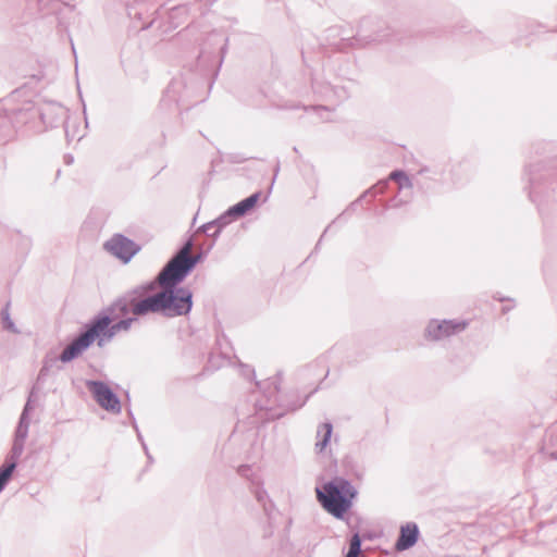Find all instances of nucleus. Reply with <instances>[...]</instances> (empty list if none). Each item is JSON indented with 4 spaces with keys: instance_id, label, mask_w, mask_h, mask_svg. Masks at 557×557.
I'll return each instance as SVG.
<instances>
[{
    "instance_id": "b1692460",
    "label": "nucleus",
    "mask_w": 557,
    "mask_h": 557,
    "mask_svg": "<svg viewBox=\"0 0 557 557\" xmlns=\"http://www.w3.org/2000/svg\"><path fill=\"white\" fill-rule=\"evenodd\" d=\"M1 322L4 330H8L14 334H18L20 331L15 326L10 315V304L8 302L0 311Z\"/></svg>"
},
{
    "instance_id": "f3484780",
    "label": "nucleus",
    "mask_w": 557,
    "mask_h": 557,
    "mask_svg": "<svg viewBox=\"0 0 557 557\" xmlns=\"http://www.w3.org/2000/svg\"><path fill=\"white\" fill-rule=\"evenodd\" d=\"M419 527L414 522H408L400 527L398 539L395 543V548L398 552L407 550L416 545L419 540Z\"/></svg>"
},
{
    "instance_id": "aec40b11",
    "label": "nucleus",
    "mask_w": 557,
    "mask_h": 557,
    "mask_svg": "<svg viewBox=\"0 0 557 557\" xmlns=\"http://www.w3.org/2000/svg\"><path fill=\"white\" fill-rule=\"evenodd\" d=\"M333 433V424L327 421L319 425L317 431L318 441L315 443V450L322 453L330 444Z\"/></svg>"
},
{
    "instance_id": "a18cd8bd",
    "label": "nucleus",
    "mask_w": 557,
    "mask_h": 557,
    "mask_svg": "<svg viewBox=\"0 0 557 557\" xmlns=\"http://www.w3.org/2000/svg\"><path fill=\"white\" fill-rule=\"evenodd\" d=\"M278 171H280V162L277 161V163H276V165H275V168H274V177H273L272 183H274V181H275V178H276V176H277V174H278ZM272 185H273V184H271L270 189L272 188Z\"/></svg>"
},
{
    "instance_id": "20e7f679",
    "label": "nucleus",
    "mask_w": 557,
    "mask_h": 557,
    "mask_svg": "<svg viewBox=\"0 0 557 557\" xmlns=\"http://www.w3.org/2000/svg\"><path fill=\"white\" fill-rule=\"evenodd\" d=\"M392 34L393 29L385 20L368 15L359 20L355 37L345 39V45L363 49L372 44H381L388 40Z\"/></svg>"
},
{
    "instance_id": "72a5a7b5",
    "label": "nucleus",
    "mask_w": 557,
    "mask_h": 557,
    "mask_svg": "<svg viewBox=\"0 0 557 557\" xmlns=\"http://www.w3.org/2000/svg\"><path fill=\"white\" fill-rule=\"evenodd\" d=\"M194 246V239L193 237H188L184 243L183 245L178 248V250L175 252L176 255L178 256H182V257H185V258H188L189 255H190V250Z\"/></svg>"
},
{
    "instance_id": "f03ea898",
    "label": "nucleus",
    "mask_w": 557,
    "mask_h": 557,
    "mask_svg": "<svg viewBox=\"0 0 557 557\" xmlns=\"http://www.w3.org/2000/svg\"><path fill=\"white\" fill-rule=\"evenodd\" d=\"M317 499L322 508L338 520H344L351 509L357 490L349 480L335 476L322 487H315Z\"/></svg>"
},
{
    "instance_id": "bb28decb",
    "label": "nucleus",
    "mask_w": 557,
    "mask_h": 557,
    "mask_svg": "<svg viewBox=\"0 0 557 557\" xmlns=\"http://www.w3.org/2000/svg\"><path fill=\"white\" fill-rule=\"evenodd\" d=\"M362 539L358 532H356L349 543V549L345 557H359L361 553Z\"/></svg>"
},
{
    "instance_id": "dca6fc26",
    "label": "nucleus",
    "mask_w": 557,
    "mask_h": 557,
    "mask_svg": "<svg viewBox=\"0 0 557 557\" xmlns=\"http://www.w3.org/2000/svg\"><path fill=\"white\" fill-rule=\"evenodd\" d=\"M227 44L228 38L225 37L222 33L218 30L211 32L206 41L203 42V46L201 47L200 53L198 59H209V57L212 54L211 48L219 47L220 52V59H219V66H221L223 59L227 51Z\"/></svg>"
},
{
    "instance_id": "7ed1b4c3",
    "label": "nucleus",
    "mask_w": 557,
    "mask_h": 557,
    "mask_svg": "<svg viewBox=\"0 0 557 557\" xmlns=\"http://www.w3.org/2000/svg\"><path fill=\"white\" fill-rule=\"evenodd\" d=\"M129 313H132L129 307L116 298L86 323L88 330L94 333V339L98 341V346L101 347L104 341H111L116 333L121 332L116 320Z\"/></svg>"
},
{
    "instance_id": "2eb2a0df",
    "label": "nucleus",
    "mask_w": 557,
    "mask_h": 557,
    "mask_svg": "<svg viewBox=\"0 0 557 557\" xmlns=\"http://www.w3.org/2000/svg\"><path fill=\"white\" fill-rule=\"evenodd\" d=\"M313 92L322 100L342 102L349 97L347 89L343 86H334L326 82L312 81Z\"/></svg>"
},
{
    "instance_id": "412c9836",
    "label": "nucleus",
    "mask_w": 557,
    "mask_h": 557,
    "mask_svg": "<svg viewBox=\"0 0 557 557\" xmlns=\"http://www.w3.org/2000/svg\"><path fill=\"white\" fill-rule=\"evenodd\" d=\"M15 471L14 462H4L0 467V492H2L10 482L13 472Z\"/></svg>"
},
{
    "instance_id": "864d4df0",
    "label": "nucleus",
    "mask_w": 557,
    "mask_h": 557,
    "mask_svg": "<svg viewBox=\"0 0 557 557\" xmlns=\"http://www.w3.org/2000/svg\"><path fill=\"white\" fill-rule=\"evenodd\" d=\"M321 89H322L323 92H327V88L321 87Z\"/></svg>"
},
{
    "instance_id": "6ab92c4d",
    "label": "nucleus",
    "mask_w": 557,
    "mask_h": 557,
    "mask_svg": "<svg viewBox=\"0 0 557 557\" xmlns=\"http://www.w3.org/2000/svg\"><path fill=\"white\" fill-rule=\"evenodd\" d=\"M235 220H237V218H235L234 213L230 214V208L225 212H223L220 216H218L216 219L212 220V224H213L214 231H213L212 234H210V237L212 238V242L208 246V249H212L213 248V246L215 244V240L219 238V236H220L221 232L223 231V228H225L228 224H231Z\"/></svg>"
},
{
    "instance_id": "c03bdc74",
    "label": "nucleus",
    "mask_w": 557,
    "mask_h": 557,
    "mask_svg": "<svg viewBox=\"0 0 557 557\" xmlns=\"http://www.w3.org/2000/svg\"><path fill=\"white\" fill-rule=\"evenodd\" d=\"M127 414H128V417H129V418H131V420H132V425H133V428H134L135 430H137V422H136V420H135V417H134L133 411H132V409H131V408H128V409H127Z\"/></svg>"
},
{
    "instance_id": "4468645a",
    "label": "nucleus",
    "mask_w": 557,
    "mask_h": 557,
    "mask_svg": "<svg viewBox=\"0 0 557 557\" xmlns=\"http://www.w3.org/2000/svg\"><path fill=\"white\" fill-rule=\"evenodd\" d=\"M356 27L350 24L335 25L326 29V39L334 50L343 53H348L351 50H358L359 48L346 46V40L355 37Z\"/></svg>"
},
{
    "instance_id": "9b49d317",
    "label": "nucleus",
    "mask_w": 557,
    "mask_h": 557,
    "mask_svg": "<svg viewBox=\"0 0 557 557\" xmlns=\"http://www.w3.org/2000/svg\"><path fill=\"white\" fill-rule=\"evenodd\" d=\"M158 280L150 281L140 285L135 286L134 288L125 292L120 297H117L121 301L125 302L127 307H129L133 314L136 315H148L151 312H144V310H139L138 306L143 300H145L148 296L152 295L157 288Z\"/></svg>"
},
{
    "instance_id": "58836bf2",
    "label": "nucleus",
    "mask_w": 557,
    "mask_h": 557,
    "mask_svg": "<svg viewBox=\"0 0 557 557\" xmlns=\"http://www.w3.org/2000/svg\"><path fill=\"white\" fill-rule=\"evenodd\" d=\"M261 506H262L263 511H264V513L267 515V517H268L269 519H271V517H272V512H273V511H274V509H275V505H274V503L271 500V498H270L267 503H264L263 505H261Z\"/></svg>"
},
{
    "instance_id": "39448f33",
    "label": "nucleus",
    "mask_w": 557,
    "mask_h": 557,
    "mask_svg": "<svg viewBox=\"0 0 557 557\" xmlns=\"http://www.w3.org/2000/svg\"><path fill=\"white\" fill-rule=\"evenodd\" d=\"M24 115L38 117L39 126L41 131H45L63 124L66 117V109L57 102H46L41 106H36L33 102H25L15 112L13 119L17 123H27L28 120H25Z\"/></svg>"
},
{
    "instance_id": "9d476101",
    "label": "nucleus",
    "mask_w": 557,
    "mask_h": 557,
    "mask_svg": "<svg viewBox=\"0 0 557 557\" xmlns=\"http://www.w3.org/2000/svg\"><path fill=\"white\" fill-rule=\"evenodd\" d=\"M103 248L123 264H127L140 251L141 246L127 236L116 233L103 244Z\"/></svg>"
},
{
    "instance_id": "4be33fe9",
    "label": "nucleus",
    "mask_w": 557,
    "mask_h": 557,
    "mask_svg": "<svg viewBox=\"0 0 557 557\" xmlns=\"http://www.w3.org/2000/svg\"><path fill=\"white\" fill-rule=\"evenodd\" d=\"M15 471L14 462H4L0 467V492H2L10 482L13 472Z\"/></svg>"
},
{
    "instance_id": "5701e85b",
    "label": "nucleus",
    "mask_w": 557,
    "mask_h": 557,
    "mask_svg": "<svg viewBox=\"0 0 557 557\" xmlns=\"http://www.w3.org/2000/svg\"><path fill=\"white\" fill-rule=\"evenodd\" d=\"M389 180L394 181L398 185V189L411 188L412 182L403 170H395L389 174Z\"/></svg>"
},
{
    "instance_id": "3c124183",
    "label": "nucleus",
    "mask_w": 557,
    "mask_h": 557,
    "mask_svg": "<svg viewBox=\"0 0 557 557\" xmlns=\"http://www.w3.org/2000/svg\"><path fill=\"white\" fill-rule=\"evenodd\" d=\"M433 173H434L435 175H442V174H443V170H438V171H437V170H435V171H433Z\"/></svg>"
},
{
    "instance_id": "ea45409f",
    "label": "nucleus",
    "mask_w": 557,
    "mask_h": 557,
    "mask_svg": "<svg viewBox=\"0 0 557 557\" xmlns=\"http://www.w3.org/2000/svg\"><path fill=\"white\" fill-rule=\"evenodd\" d=\"M210 230H213L214 231V227H213V224H212V221L210 222H207L205 224H202L201 226L198 227L197 230V233H203L206 234L208 237H210Z\"/></svg>"
},
{
    "instance_id": "a19ab883",
    "label": "nucleus",
    "mask_w": 557,
    "mask_h": 557,
    "mask_svg": "<svg viewBox=\"0 0 557 557\" xmlns=\"http://www.w3.org/2000/svg\"><path fill=\"white\" fill-rule=\"evenodd\" d=\"M64 128H65V137L67 139L69 143H71L72 140L76 139V131H71L70 129V123L66 122L64 124Z\"/></svg>"
},
{
    "instance_id": "79ce46f5",
    "label": "nucleus",
    "mask_w": 557,
    "mask_h": 557,
    "mask_svg": "<svg viewBox=\"0 0 557 557\" xmlns=\"http://www.w3.org/2000/svg\"><path fill=\"white\" fill-rule=\"evenodd\" d=\"M49 369H48V366H44L41 367V369L39 370V373H38V380L39 381H44L48 374H49Z\"/></svg>"
},
{
    "instance_id": "8fccbe9b",
    "label": "nucleus",
    "mask_w": 557,
    "mask_h": 557,
    "mask_svg": "<svg viewBox=\"0 0 557 557\" xmlns=\"http://www.w3.org/2000/svg\"><path fill=\"white\" fill-rule=\"evenodd\" d=\"M65 162H66L67 164H71V163L73 162V157H72V156H66V157H65Z\"/></svg>"
},
{
    "instance_id": "f8f14e48",
    "label": "nucleus",
    "mask_w": 557,
    "mask_h": 557,
    "mask_svg": "<svg viewBox=\"0 0 557 557\" xmlns=\"http://www.w3.org/2000/svg\"><path fill=\"white\" fill-rule=\"evenodd\" d=\"M95 343L94 333L88 330L85 324L79 333L71 341V343L59 355L60 362L69 363L78 358Z\"/></svg>"
},
{
    "instance_id": "423d86ee",
    "label": "nucleus",
    "mask_w": 557,
    "mask_h": 557,
    "mask_svg": "<svg viewBox=\"0 0 557 557\" xmlns=\"http://www.w3.org/2000/svg\"><path fill=\"white\" fill-rule=\"evenodd\" d=\"M282 381V373H277L275 379L271 381H267L263 384L257 382V386L259 388H263L264 395L268 398L265 405H260V408L271 411V418L280 419L288 412L296 411L304 407L309 399L310 395H307L305 398L300 399L298 394H292L293 400H280L277 405V409L274 408V404L278 401V384Z\"/></svg>"
},
{
    "instance_id": "0eeeda50",
    "label": "nucleus",
    "mask_w": 557,
    "mask_h": 557,
    "mask_svg": "<svg viewBox=\"0 0 557 557\" xmlns=\"http://www.w3.org/2000/svg\"><path fill=\"white\" fill-rule=\"evenodd\" d=\"M194 271L188 258L174 253L158 273L159 285H181Z\"/></svg>"
},
{
    "instance_id": "c756f323",
    "label": "nucleus",
    "mask_w": 557,
    "mask_h": 557,
    "mask_svg": "<svg viewBox=\"0 0 557 557\" xmlns=\"http://www.w3.org/2000/svg\"><path fill=\"white\" fill-rule=\"evenodd\" d=\"M387 186H388V181H380L375 186H373L372 188H370L369 190L363 193L358 200H356L355 202H351L350 206H349V209H355V206L357 205V202L359 200H361L363 197H366L367 195H369V194H382V193H384L385 189L387 188Z\"/></svg>"
},
{
    "instance_id": "473e14b6",
    "label": "nucleus",
    "mask_w": 557,
    "mask_h": 557,
    "mask_svg": "<svg viewBox=\"0 0 557 557\" xmlns=\"http://www.w3.org/2000/svg\"><path fill=\"white\" fill-rule=\"evenodd\" d=\"M255 490H253V495L257 499V502L260 504V505H263L264 503H267L270 497H269V494L268 492L258 484H255Z\"/></svg>"
},
{
    "instance_id": "f704fd0d",
    "label": "nucleus",
    "mask_w": 557,
    "mask_h": 557,
    "mask_svg": "<svg viewBox=\"0 0 557 557\" xmlns=\"http://www.w3.org/2000/svg\"><path fill=\"white\" fill-rule=\"evenodd\" d=\"M28 428L29 426L27 425H17L15 429L14 442L25 444V440L28 435Z\"/></svg>"
},
{
    "instance_id": "ddd939ff",
    "label": "nucleus",
    "mask_w": 557,
    "mask_h": 557,
    "mask_svg": "<svg viewBox=\"0 0 557 557\" xmlns=\"http://www.w3.org/2000/svg\"><path fill=\"white\" fill-rule=\"evenodd\" d=\"M188 97L189 89L187 88L185 81L183 78H173L169 84L161 102L163 106L174 103L180 111L183 109L188 110L191 107V104L186 101Z\"/></svg>"
},
{
    "instance_id": "a878e982",
    "label": "nucleus",
    "mask_w": 557,
    "mask_h": 557,
    "mask_svg": "<svg viewBox=\"0 0 557 557\" xmlns=\"http://www.w3.org/2000/svg\"><path fill=\"white\" fill-rule=\"evenodd\" d=\"M306 112L312 111L319 115L322 122L331 121V112L332 110L327 106H304L302 107Z\"/></svg>"
},
{
    "instance_id": "4c0bfd02",
    "label": "nucleus",
    "mask_w": 557,
    "mask_h": 557,
    "mask_svg": "<svg viewBox=\"0 0 557 557\" xmlns=\"http://www.w3.org/2000/svg\"><path fill=\"white\" fill-rule=\"evenodd\" d=\"M59 361H60L59 356H52L51 354H46V356L44 357V360H42V364L48 366V369L50 370Z\"/></svg>"
},
{
    "instance_id": "a211bd4d",
    "label": "nucleus",
    "mask_w": 557,
    "mask_h": 557,
    "mask_svg": "<svg viewBox=\"0 0 557 557\" xmlns=\"http://www.w3.org/2000/svg\"><path fill=\"white\" fill-rule=\"evenodd\" d=\"M261 191H256L248 196L247 198L238 201L234 206L230 207V214L234 213L235 218L239 219L247 214L250 210H252L258 201L260 200Z\"/></svg>"
},
{
    "instance_id": "e433bc0d",
    "label": "nucleus",
    "mask_w": 557,
    "mask_h": 557,
    "mask_svg": "<svg viewBox=\"0 0 557 557\" xmlns=\"http://www.w3.org/2000/svg\"><path fill=\"white\" fill-rule=\"evenodd\" d=\"M30 409V398H28L22 413L18 420L17 425H27L29 426V420H28V411Z\"/></svg>"
},
{
    "instance_id": "7c9ffc66",
    "label": "nucleus",
    "mask_w": 557,
    "mask_h": 557,
    "mask_svg": "<svg viewBox=\"0 0 557 557\" xmlns=\"http://www.w3.org/2000/svg\"><path fill=\"white\" fill-rule=\"evenodd\" d=\"M237 472L240 476L250 480L253 485L259 483V479L252 473L251 466L242 465L238 467Z\"/></svg>"
},
{
    "instance_id": "09e8293b",
    "label": "nucleus",
    "mask_w": 557,
    "mask_h": 557,
    "mask_svg": "<svg viewBox=\"0 0 557 557\" xmlns=\"http://www.w3.org/2000/svg\"><path fill=\"white\" fill-rule=\"evenodd\" d=\"M135 431H136V433H137L138 441H139V442L141 443V445L144 446V444H146V443L144 442V438H143V435H141V433H140L139 429L137 428V430H135Z\"/></svg>"
},
{
    "instance_id": "37998d69",
    "label": "nucleus",
    "mask_w": 557,
    "mask_h": 557,
    "mask_svg": "<svg viewBox=\"0 0 557 557\" xmlns=\"http://www.w3.org/2000/svg\"><path fill=\"white\" fill-rule=\"evenodd\" d=\"M242 373L246 377H250L255 375V370L249 368L248 366L242 364Z\"/></svg>"
},
{
    "instance_id": "cd10ccee",
    "label": "nucleus",
    "mask_w": 557,
    "mask_h": 557,
    "mask_svg": "<svg viewBox=\"0 0 557 557\" xmlns=\"http://www.w3.org/2000/svg\"><path fill=\"white\" fill-rule=\"evenodd\" d=\"M546 448L549 449V447L556 448L555 450L548 451V455L552 459H557V428L548 430L546 434V442H545Z\"/></svg>"
},
{
    "instance_id": "c85d7f7f",
    "label": "nucleus",
    "mask_w": 557,
    "mask_h": 557,
    "mask_svg": "<svg viewBox=\"0 0 557 557\" xmlns=\"http://www.w3.org/2000/svg\"><path fill=\"white\" fill-rule=\"evenodd\" d=\"M23 450H24V444L13 441L12 448L10 450V454L7 456L5 462H14L15 463V468H16L17 467V460L22 456Z\"/></svg>"
},
{
    "instance_id": "5fc2aeb1",
    "label": "nucleus",
    "mask_w": 557,
    "mask_h": 557,
    "mask_svg": "<svg viewBox=\"0 0 557 557\" xmlns=\"http://www.w3.org/2000/svg\"><path fill=\"white\" fill-rule=\"evenodd\" d=\"M299 106H292L290 109H297Z\"/></svg>"
},
{
    "instance_id": "49530a36",
    "label": "nucleus",
    "mask_w": 557,
    "mask_h": 557,
    "mask_svg": "<svg viewBox=\"0 0 557 557\" xmlns=\"http://www.w3.org/2000/svg\"><path fill=\"white\" fill-rule=\"evenodd\" d=\"M144 450H145V454H146V456H147V458H148V461H149V462H152V461H153V458H152V456L149 454V451H148V447H147V445H146V444H144Z\"/></svg>"
},
{
    "instance_id": "de8ad7c7",
    "label": "nucleus",
    "mask_w": 557,
    "mask_h": 557,
    "mask_svg": "<svg viewBox=\"0 0 557 557\" xmlns=\"http://www.w3.org/2000/svg\"><path fill=\"white\" fill-rule=\"evenodd\" d=\"M431 172V169L429 166H422L419 171H418V174L419 175H422V174H425V173H429Z\"/></svg>"
},
{
    "instance_id": "6e6552de",
    "label": "nucleus",
    "mask_w": 557,
    "mask_h": 557,
    "mask_svg": "<svg viewBox=\"0 0 557 557\" xmlns=\"http://www.w3.org/2000/svg\"><path fill=\"white\" fill-rule=\"evenodd\" d=\"M468 326L465 320L431 319L424 329V338L438 342L463 332Z\"/></svg>"
},
{
    "instance_id": "c9c22d12",
    "label": "nucleus",
    "mask_w": 557,
    "mask_h": 557,
    "mask_svg": "<svg viewBox=\"0 0 557 557\" xmlns=\"http://www.w3.org/2000/svg\"><path fill=\"white\" fill-rule=\"evenodd\" d=\"M210 249H207V251L201 250V251L197 252L196 255H189L188 260L191 263L193 269H195L198 263H200L205 260V258L207 257V252Z\"/></svg>"
},
{
    "instance_id": "1a4fd4ad",
    "label": "nucleus",
    "mask_w": 557,
    "mask_h": 557,
    "mask_svg": "<svg viewBox=\"0 0 557 557\" xmlns=\"http://www.w3.org/2000/svg\"><path fill=\"white\" fill-rule=\"evenodd\" d=\"M85 384L95 401L102 409L112 413L121 412V400L107 383L98 380H87Z\"/></svg>"
},
{
    "instance_id": "603ef678",
    "label": "nucleus",
    "mask_w": 557,
    "mask_h": 557,
    "mask_svg": "<svg viewBox=\"0 0 557 557\" xmlns=\"http://www.w3.org/2000/svg\"><path fill=\"white\" fill-rule=\"evenodd\" d=\"M321 237H323V235ZM321 240H322V238H320L319 242L317 243L315 248H314L315 250L319 248Z\"/></svg>"
},
{
    "instance_id": "393cba45",
    "label": "nucleus",
    "mask_w": 557,
    "mask_h": 557,
    "mask_svg": "<svg viewBox=\"0 0 557 557\" xmlns=\"http://www.w3.org/2000/svg\"><path fill=\"white\" fill-rule=\"evenodd\" d=\"M18 110L15 109V110H12L11 111V114H10V120L11 122L13 123L14 126L18 127V126H27L29 129L34 131V132H41V128L39 126V119L38 117H32L30 115H24V119L25 120H28L27 123H17L13 117H14V114L15 112Z\"/></svg>"
},
{
    "instance_id": "2f4dec72",
    "label": "nucleus",
    "mask_w": 557,
    "mask_h": 557,
    "mask_svg": "<svg viewBox=\"0 0 557 557\" xmlns=\"http://www.w3.org/2000/svg\"><path fill=\"white\" fill-rule=\"evenodd\" d=\"M132 315H125V317H121L120 319H117V323H119V326L121 329V331H128L133 323L137 322L138 321V318L140 315H136V314H133L131 313Z\"/></svg>"
},
{
    "instance_id": "f257e3e1",
    "label": "nucleus",
    "mask_w": 557,
    "mask_h": 557,
    "mask_svg": "<svg viewBox=\"0 0 557 557\" xmlns=\"http://www.w3.org/2000/svg\"><path fill=\"white\" fill-rule=\"evenodd\" d=\"M161 289L140 302L139 310L161 314L172 319L190 313L194 301L193 292L181 285H160Z\"/></svg>"
}]
</instances>
